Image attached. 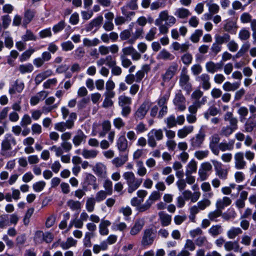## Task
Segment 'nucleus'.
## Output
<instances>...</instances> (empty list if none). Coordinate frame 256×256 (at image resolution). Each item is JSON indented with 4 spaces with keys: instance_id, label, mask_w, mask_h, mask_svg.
Here are the masks:
<instances>
[{
    "instance_id": "1",
    "label": "nucleus",
    "mask_w": 256,
    "mask_h": 256,
    "mask_svg": "<svg viewBox=\"0 0 256 256\" xmlns=\"http://www.w3.org/2000/svg\"><path fill=\"white\" fill-rule=\"evenodd\" d=\"M16 144V138L12 134H6L1 142L0 154L6 158L14 156L13 152L10 150L12 149V146H15Z\"/></svg>"
},
{
    "instance_id": "2",
    "label": "nucleus",
    "mask_w": 256,
    "mask_h": 256,
    "mask_svg": "<svg viewBox=\"0 0 256 256\" xmlns=\"http://www.w3.org/2000/svg\"><path fill=\"white\" fill-rule=\"evenodd\" d=\"M122 176L126 182L128 186V192L129 193H132L138 189L142 181V179H137L132 172H124Z\"/></svg>"
},
{
    "instance_id": "3",
    "label": "nucleus",
    "mask_w": 256,
    "mask_h": 256,
    "mask_svg": "<svg viewBox=\"0 0 256 256\" xmlns=\"http://www.w3.org/2000/svg\"><path fill=\"white\" fill-rule=\"evenodd\" d=\"M190 79L186 68H184L180 76V86L182 88L187 92L188 94H190L192 89V85L190 82Z\"/></svg>"
},
{
    "instance_id": "4",
    "label": "nucleus",
    "mask_w": 256,
    "mask_h": 256,
    "mask_svg": "<svg viewBox=\"0 0 256 256\" xmlns=\"http://www.w3.org/2000/svg\"><path fill=\"white\" fill-rule=\"evenodd\" d=\"M163 138V133L162 130H152L148 134V144L152 148L156 146V140H160Z\"/></svg>"
},
{
    "instance_id": "5",
    "label": "nucleus",
    "mask_w": 256,
    "mask_h": 256,
    "mask_svg": "<svg viewBox=\"0 0 256 256\" xmlns=\"http://www.w3.org/2000/svg\"><path fill=\"white\" fill-rule=\"evenodd\" d=\"M234 168L236 170H244L246 166V162L244 158V154L242 152H238L234 154Z\"/></svg>"
},
{
    "instance_id": "6",
    "label": "nucleus",
    "mask_w": 256,
    "mask_h": 256,
    "mask_svg": "<svg viewBox=\"0 0 256 256\" xmlns=\"http://www.w3.org/2000/svg\"><path fill=\"white\" fill-rule=\"evenodd\" d=\"M156 237V234L152 229H146L144 232L142 244L144 246L152 244Z\"/></svg>"
},
{
    "instance_id": "7",
    "label": "nucleus",
    "mask_w": 256,
    "mask_h": 256,
    "mask_svg": "<svg viewBox=\"0 0 256 256\" xmlns=\"http://www.w3.org/2000/svg\"><path fill=\"white\" fill-rule=\"evenodd\" d=\"M150 106L151 103L150 102L146 101L143 102L135 112V118L139 120L142 119L146 116Z\"/></svg>"
},
{
    "instance_id": "8",
    "label": "nucleus",
    "mask_w": 256,
    "mask_h": 256,
    "mask_svg": "<svg viewBox=\"0 0 256 256\" xmlns=\"http://www.w3.org/2000/svg\"><path fill=\"white\" fill-rule=\"evenodd\" d=\"M212 162L214 167L216 174L220 179L226 180L228 176V170L222 168V164L216 160H212Z\"/></svg>"
},
{
    "instance_id": "9",
    "label": "nucleus",
    "mask_w": 256,
    "mask_h": 256,
    "mask_svg": "<svg viewBox=\"0 0 256 256\" xmlns=\"http://www.w3.org/2000/svg\"><path fill=\"white\" fill-rule=\"evenodd\" d=\"M93 170L95 174L101 178H106L107 176L106 166L102 162H98L94 166Z\"/></svg>"
},
{
    "instance_id": "10",
    "label": "nucleus",
    "mask_w": 256,
    "mask_h": 256,
    "mask_svg": "<svg viewBox=\"0 0 256 256\" xmlns=\"http://www.w3.org/2000/svg\"><path fill=\"white\" fill-rule=\"evenodd\" d=\"M222 66L223 64L222 63H214L212 61H209L206 64V68L207 72L211 74H214L221 70Z\"/></svg>"
},
{
    "instance_id": "11",
    "label": "nucleus",
    "mask_w": 256,
    "mask_h": 256,
    "mask_svg": "<svg viewBox=\"0 0 256 256\" xmlns=\"http://www.w3.org/2000/svg\"><path fill=\"white\" fill-rule=\"evenodd\" d=\"M86 136L84 132L81 130H78L72 138L73 144L76 146H79L86 142Z\"/></svg>"
},
{
    "instance_id": "12",
    "label": "nucleus",
    "mask_w": 256,
    "mask_h": 256,
    "mask_svg": "<svg viewBox=\"0 0 256 256\" xmlns=\"http://www.w3.org/2000/svg\"><path fill=\"white\" fill-rule=\"evenodd\" d=\"M205 134L200 132L194 137L191 140V145L194 148H199L201 147L202 144L204 140Z\"/></svg>"
},
{
    "instance_id": "13",
    "label": "nucleus",
    "mask_w": 256,
    "mask_h": 256,
    "mask_svg": "<svg viewBox=\"0 0 256 256\" xmlns=\"http://www.w3.org/2000/svg\"><path fill=\"white\" fill-rule=\"evenodd\" d=\"M24 85L23 82L16 80L10 88L8 92L11 95L14 94L16 92L20 93L24 90Z\"/></svg>"
},
{
    "instance_id": "14",
    "label": "nucleus",
    "mask_w": 256,
    "mask_h": 256,
    "mask_svg": "<svg viewBox=\"0 0 256 256\" xmlns=\"http://www.w3.org/2000/svg\"><path fill=\"white\" fill-rule=\"evenodd\" d=\"M196 80L202 84L204 90H208L210 88V78L207 74H202L198 76Z\"/></svg>"
},
{
    "instance_id": "15",
    "label": "nucleus",
    "mask_w": 256,
    "mask_h": 256,
    "mask_svg": "<svg viewBox=\"0 0 256 256\" xmlns=\"http://www.w3.org/2000/svg\"><path fill=\"white\" fill-rule=\"evenodd\" d=\"M144 28L140 27H136L134 32H132L131 38L128 40L130 44H134L137 40L143 38Z\"/></svg>"
},
{
    "instance_id": "16",
    "label": "nucleus",
    "mask_w": 256,
    "mask_h": 256,
    "mask_svg": "<svg viewBox=\"0 0 256 256\" xmlns=\"http://www.w3.org/2000/svg\"><path fill=\"white\" fill-rule=\"evenodd\" d=\"M206 101V97H203L200 100H196L193 102L192 104L190 105L188 108V112L190 114H196L198 109L204 104Z\"/></svg>"
},
{
    "instance_id": "17",
    "label": "nucleus",
    "mask_w": 256,
    "mask_h": 256,
    "mask_svg": "<svg viewBox=\"0 0 256 256\" xmlns=\"http://www.w3.org/2000/svg\"><path fill=\"white\" fill-rule=\"evenodd\" d=\"M150 70V66L148 64H144L142 66L140 70H138L134 76L136 82H140L144 76V74L148 73Z\"/></svg>"
},
{
    "instance_id": "18",
    "label": "nucleus",
    "mask_w": 256,
    "mask_h": 256,
    "mask_svg": "<svg viewBox=\"0 0 256 256\" xmlns=\"http://www.w3.org/2000/svg\"><path fill=\"white\" fill-rule=\"evenodd\" d=\"M52 71L51 70H47L38 74L34 79L36 84H39L45 79L52 76Z\"/></svg>"
},
{
    "instance_id": "19",
    "label": "nucleus",
    "mask_w": 256,
    "mask_h": 256,
    "mask_svg": "<svg viewBox=\"0 0 256 256\" xmlns=\"http://www.w3.org/2000/svg\"><path fill=\"white\" fill-rule=\"evenodd\" d=\"M224 250L227 252L234 250L238 252L240 250V246L237 241H227L224 244Z\"/></svg>"
},
{
    "instance_id": "20",
    "label": "nucleus",
    "mask_w": 256,
    "mask_h": 256,
    "mask_svg": "<svg viewBox=\"0 0 256 256\" xmlns=\"http://www.w3.org/2000/svg\"><path fill=\"white\" fill-rule=\"evenodd\" d=\"M144 224V221L143 219L137 220L134 223V226L130 230V234L132 236L137 234L141 230Z\"/></svg>"
},
{
    "instance_id": "21",
    "label": "nucleus",
    "mask_w": 256,
    "mask_h": 256,
    "mask_svg": "<svg viewBox=\"0 0 256 256\" xmlns=\"http://www.w3.org/2000/svg\"><path fill=\"white\" fill-rule=\"evenodd\" d=\"M111 224V222L108 220H102L99 226V232L102 236H106L108 234V227Z\"/></svg>"
},
{
    "instance_id": "22",
    "label": "nucleus",
    "mask_w": 256,
    "mask_h": 256,
    "mask_svg": "<svg viewBox=\"0 0 256 256\" xmlns=\"http://www.w3.org/2000/svg\"><path fill=\"white\" fill-rule=\"evenodd\" d=\"M242 233V230L238 227H231L226 232V236L229 239L234 240Z\"/></svg>"
},
{
    "instance_id": "23",
    "label": "nucleus",
    "mask_w": 256,
    "mask_h": 256,
    "mask_svg": "<svg viewBox=\"0 0 256 256\" xmlns=\"http://www.w3.org/2000/svg\"><path fill=\"white\" fill-rule=\"evenodd\" d=\"M60 247L63 250H67L70 247L75 246L77 243V240L74 239L72 237L68 238L66 242L59 241Z\"/></svg>"
},
{
    "instance_id": "24",
    "label": "nucleus",
    "mask_w": 256,
    "mask_h": 256,
    "mask_svg": "<svg viewBox=\"0 0 256 256\" xmlns=\"http://www.w3.org/2000/svg\"><path fill=\"white\" fill-rule=\"evenodd\" d=\"M202 190L206 192L204 194L206 198H212L214 196V193L212 192L210 184L208 182H204L200 186Z\"/></svg>"
},
{
    "instance_id": "25",
    "label": "nucleus",
    "mask_w": 256,
    "mask_h": 256,
    "mask_svg": "<svg viewBox=\"0 0 256 256\" xmlns=\"http://www.w3.org/2000/svg\"><path fill=\"white\" fill-rule=\"evenodd\" d=\"M232 202L231 200L227 196L224 197L222 199L218 200L216 202V207L218 209L222 210L226 206L230 204Z\"/></svg>"
},
{
    "instance_id": "26",
    "label": "nucleus",
    "mask_w": 256,
    "mask_h": 256,
    "mask_svg": "<svg viewBox=\"0 0 256 256\" xmlns=\"http://www.w3.org/2000/svg\"><path fill=\"white\" fill-rule=\"evenodd\" d=\"M206 6L208 8V12L214 15L218 13L220 9L219 6L212 0L206 2Z\"/></svg>"
},
{
    "instance_id": "27",
    "label": "nucleus",
    "mask_w": 256,
    "mask_h": 256,
    "mask_svg": "<svg viewBox=\"0 0 256 256\" xmlns=\"http://www.w3.org/2000/svg\"><path fill=\"white\" fill-rule=\"evenodd\" d=\"M240 86V83L235 82L230 83V82H224L222 85V88L226 92L234 91L237 90Z\"/></svg>"
},
{
    "instance_id": "28",
    "label": "nucleus",
    "mask_w": 256,
    "mask_h": 256,
    "mask_svg": "<svg viewBox=\"0 0 256 256\" xmlns=\"http://www.w3.org/2000/svg\"><path fill=\"white\" fill-rule=\"evenodd\" d=\"M193 126H184L178 130V136L180 138H184L186 137L189 134L191 133L193 131Z\"/></svg>"
},
{
    "instance_id": "29",
    "label": "nucleus",
    "mask_w": 256,
    "mask_h": 256,
    "mask_svg": "<svg viewBox=\"0 0 256 256\" xmlns=\"http://www.w3.org/2000/svg\"><path fill=\"white\" fill-rule=\"evenodd\" d=\"M174 56L168 52L165 49L162 50L157 55L156 58L158 60H172L174 59Z\"/></svg>"
},
{
    "instance_id": "30",
    "label": "nucleus",
    "mask_w": 256,
    "mask_h": 256,
    "mask_svg": "<svg viewBox=\"0 0 256 256\" xmlns=\"http://www.w3.org/2000/svg\"><path fill=\"white\" fill-rule=\"evenodd\" d=\"M117 146L119 150L124 152L128 147V142L124 136H120L117 140Z\"/></svg>"
},
{
    "instance_id": "31",
    "label": "nucleus",
    "mask_w": 256,
    "mask_h": 256,
    "mask_svg": "<svg viewBox=\"0 0 256 256\" xmlns=\"http://www.w3.org/2000/svg\"><path fill=\"white\" fill-rule=\"evenodd\" d=\"M128 160V158L126 155H124L122 157H116L114 158L112 161V164L114 165L116 168L121 167Z\"/></svg>"
},
{
    "instance_id": "32",
    "label": "nucleus",
    "mask_w": 256,
    "mask_h": 256,
    "mask_svg": "<svg viewBox=\"0 0 256 256\" xmlns=\"http://www.w3.org/2000/svg\"><path fill=\"white\" fill-rule=\"evenodd\" d=\"M160 220L162 226H168L172 220L171 216L168 214L161 212H159Z\"/></svg>"
},
{
    "instance_id": "33",
    "label": "nucleus",
    "mask_w": 256,
    "mask_h": 256,
    "mask_svg": "<svg viewBox=\"0 0 256 256\" xmlns=\"http://www.w3.org/2000/svg\"><path fill=\"white\" fill-rule=\"evenodd\" d=\"M38 49L30 48L24 52L20 56L19 60L20 62H24L30 58L32 54Z\"/></svg>"
},
{
    "instance_id": "34",
    "label": "nucleus",
    "mask_w": 256,
    "mask_h": 256,
    "mask_svg": "<svg viewBox=\"0 0 256 256\" xmlns=\"http://www.w3.org/2000/svg\"><path fill=\"white\" fill-rule=\"evenodd\" d=\"M98 154V151L94 150L84 149L82 152L83 157L86 159L94 158L97 156Z\"/></svg>"
},
{
    "instance_id": "35",
    "label": "nucleus",
    "mask_w": 256,
    "mask_h": 256,
    "mask_svg": "<svg viewBox=\"0 0 256 256\" xmlns=\"http://www.w3.org/2000/svg\"><path fill=\"white\" fill-rule=\"evenodd\" d=\"M222 226L220 224L213 225L208 230V232L214 237L222 234Z\"/></svg>"
},
{
    "instance_id": "36",
    "label": "nucleus",
    "mask_w": 256,
    "mask_h": 256,
    "mask_svg": "<svg viewBox=\"0 0 256 256\" xmlns=\"http://www.w3.org/2000/svg\"><path fill=\"white\" fill-rule=\"evenodd\" d=\"M118 104L120 106H130L132 104V98L124 95L120 96L118 98Z\"/></svg>"
},
{
    "instance_id": "37",
    "label": "nucleus",
    "mask_w": 256,
    "mask_h": 256,
    "mask_svg": "<svg viewBox=\"0 0 256 256\" xmlns=\"http://www.w3.org/2000/svg\"><path fill=\"white\" fill-rule=\"evenodd\" d=\"M22 39L24 42L36 41L37 40V37L30 30H26V33L22 36Z\"/></svg>"
},
{
    "instance_id": "38",
    "label": "nucleus",
    "mask_w": 256,
    "mask_h": 256,
    "mask_svg": "<svg viewBox=\"0 0 256 256\" xmlns=\"http://www.w3.org/2000/svg\"><path fill=\"white\" fill-rule=\"evenodd\" d=\"M18 70L22 74L30 73L34 70V66L30 63L22 64L19 66Z\"/></svg>"
},
{
    "instance_id": "39",
    "label": "nucleus",
    "mask_w": 256,
    "mask_h": 256,
    "mask_svg": "<svg viewBox=\"0 0 256 256\" xmlns=\"http://www.w3.org/2000/svg\"><path fill=\"white\" fill-rule=\"evenodd\" d=\"M108 247L107 242L105 241H103L99 244H94L92 250L94 254H98L100 251L106 250L108 249Z\"/></svg>"
},
{
    "instance_id": "40",
    "label": "nucleus",
    "mask_w": 256,
    "mask_h": 256,
    "mask_svg": "<svg viewBox=\"0 0 256 256\" xmlns=\"http://www.w3.org/2000/svg\"><path fill=\"white\" fill-rule=\"evenodd\" d=\"M34 15V12L30 10H28L25 12L23 20V25L25 27L32 20Z\"/></svg>"
},
{
    "instance_id": "41",
    "label": "nucleus",
    "mask_w": 256,
    "mask_h": 256,
    "mask_svg": "<svg viewBox=\"0 0 256 256\" xmlns=\"http://www.w3.org/2000/svg\"><path fill=\"white\" fill-rule=\"evenodd\" d=\"M137 168V174L140 176H143L146 174L147 170L144 165V163L141 160H138L136 162Z\"/></svg>"
},
{
    "instance_id": "42",
    "label": "nucleus",
    "mask_w": 256,
    "mask_h": 256,
    "mask_svg": "<svg viewBox=\"0 0 256 256\" xmlns=\"http://www.w3.org/2000/svg\"><path fill=\"white\" fill-rule=\"evenodd\" d=\"M234 140H232L228 143L221 142L219 144V148L222 152L231 150L234 148Z\"/></svg>"
},
{
    "instance_id": "43",
    "label": "nucleus",
    "mask_w": 256,
    "mask_h": 256,
    "mask_svg": "<svg viewBox=\"0 0 256 256\" xmlns=\"http://www.w3.org/2000/svg\"><path fill=\"white\" fill-rule=\"evenodd\" d=\"M176 72V68L175 66H170L168 70H166V72L163 76L164 80L166 81H168L170 80Z\"/></svg>"
},
{
    "instance_id": "44",
    "label": "nucleus",
    "mask_w": 256,
    "mask_h": 256,
    "mask_svg": "<svg viewBox=\"0 0 256 256\" xmlns=\"http://www.w3.org/2000/svg\"><path fill=\"white\" fill-rule=\"evenodd\" d=\"M67 205L73 211L79 210L81 208V204L78 201L70 200L67 202Z\"/></svg>"
},
{
    "instance_id": "45",
    "label": "nucleus",
    "mask_w": 256,
    "mask_h": 256,
    "mask_svg": "<svg viewBox=\"0 0 256 256\" xmlns=\"http://www.w3.org/2000/svg\"><path fill=\"white\" fill-rule=\"evenodd\" d=\"M100 42L98 38H94L93 40H90L88 38L83 39V45L86 47H91L97 46Z\"/></svg>"
},
{
    "instance_id": "46",
    "label": "nucleus",
    "mask_w": 256,
    "mask_h": 256,
    "mask_svg": "<svg viewBox=\"0 0 256 256\" xmlns=\"http://www.w3.org/2000/svg\"><path fill=\"white\" fill-rule=\"evenodd\" d=\"M96 202V201L94 198H88L86 204V208L88 212H92L94 210Z\"/></svg>"
},
{
    "instance_id": "47",
    "label": "nucleus",
    "mask_w": 256,
    "mask_h": 256,
    "mask_svg": "<svg viewBox=\"0 0 256 256\" xmlns=\"http://www.w3.org/2000/svg\"><path fill=\"white\" fill-rule=\"evenodd\" d=\"M216 42L219 44L226 42L230 40V36L228 34H224L222 36L216 35L215 36Z\"/></svg>"
},
{
    "instance_id": "48",
    "label": "nucleus",
    "mask_w": 256,
    "mask_h": 256,
    "mask_svg": "<svg viewBox=\"0 0 256 256\" xmlns=\"http://www.w3.org/2000/svg\"><path fill=\"white\" fill-rule=\"evenodd\" d=\"M234 130H236L230 127V126H223L220 130V134L222 136L228 138L231 135Z\"/></svg>"
},
{
    "instance_id": "49",
    "label": "nucleus",
    "mask_w": 256,
    "mask_h": 256,
    "mask_svg": "<svg viewBox=\"0 0 256 256\" xmlns=\"http://www.w3.org/2000/svg\"><path fill=\"white\" fill-rule=\"evenodd\" d=\"M54 128L56 130L60 132H64L66 129H72L69 128L68 122H60L54 124Z\"/></svg>"
},
{
    "instance_id": "50",
    "label": "nucleus",
    "mask_w": 256,
    "mask_h": 256,
    "mask_svg": "<svg viewBox=\"0 0 256 256\" xmlns=\"http://www.w3.org/2000/svg\"><path fill=\"white\" fill-rule=\"evenodd\" d=\"M203 32L202 30L197 29L191 35L190 40L194 43H197L200 40V37L202 35Z\"/></svg>"
},
{
    "instance_id": "51",
    "label": "nucleus",
    "mask_w": 256,
    "mask_h": 256,
    "mask_svg": "<svg viewBox=\"0 0 256 256\" xmlns=\"http://www.w3.org/2000/svg\"><path fill=\"white\" fill-rule=\"evenodd\" d=\"M154 24L158 26L160 33L161 34H166L168 32V26L166 23L160 22L158 20H155Z\"/></svg>"
},
{
    "instance_id": "52",
    "label": "nucleus",
    "mask_w": 256,
    "mask_h": 256,
    "mask_svg": "<svg viewBox=\"0 0 256 256\" xmlns=\"http://www.w3.org/2000/svg\"><path fill=\"white\" fill-rule=\"evenodd\" d=\"M46 182L41 180L34 183L32 185V188L36 192H40L42 191L46 186Z\"/></svg>"
},
{
    "instance_id": "53",
    "label": "nucleus",
    "mask_w": 256,
    "mask_h": 256,
    "mask_svg": "<svg viewBox=\"0 0 256 256\" xmlns=\"http://www.w3.org/2000/svg\"><path fill=\"white\" fill-rule=\"evenodd\" d=\"M197 168L196 163L194 160L190 161L187 166L186 174L188 175L192 172H196Z\"/></svg>"
},
{
    "instance_id": "54",
    "label": "nucleus",
    "mask_w": 256,
    "mask_h": 256,
    "mask_svg": "<svg viewBox=\"0 0 256 256\" xmlns=\"http://www.w3.org/2000/svg\"><path fill=\"white\" fill-rule=\"evenodd\" d=\"M108 193L104 190L98 191L96 194L95 200L98 202H100L106 199Z\"/></svg>"
},
{
    "instance_id": "55",
    "label": "nucleus",
    "mask_w": 256,
    "mask_h": 256,
    "mask_svg": "<svg viewBox=\"0 0 256 256\" xmlns=\"http://www.w3.org/2000/svg\"><path fill=\"white\" fill-rule=\"evenodd\" d=\"M160 194L158 192L154 190L150 194L147 200L152 204L155 201L160 199Z\"/></svg>"
},
{
    "instance_id": "56",
    "label": "nucleus",
    "mask_w": 256,
    "mask_h": 256,
    "mask_svg": "<svg viewBox=\"0 0 256 256\" xmlns=\"http://www.w3.org/2000/svg\"><path fill=\"white\" fill-rule=\"evenodd\" d=\"M256 128V121L249 120L246 122L244 124L245 132H251L253 130Z\"/></svg>"
},
{
    "instance_id": "57",
    "label": "nucleus",
    "mask_w": 256,
    "mask_h": 256,
    "mask_svg": "<svg viewBox=\"0 0 256 256\" xmlns=\"http://www.w3.org/2000/svg\"><path fill=\"white\" fill-rule=\"evenodd\" d=\"M208 198H204L198 202L197 206L200 210H204L206 208L210 205L211 202Z\"/></svg>"
},
{
    "instance_id": "58",
    "label": "nucleus",
    "mask_w": 256,
    "mask_h": 256,
    "mask_svg": "<svg viewBox=\"0 0 256 256\" xmlns=\"http://www.w3.org/2000/svg\"><path fill=\"white\" fill-rule=\"evenodd\" d=\"M113 124L116 128L120 130L124 127L125 122L121 118L118 117L114 119Z\"/></svg>"
},
{
    "instance_id": "59",
    "label": "nucleus",
    "mask_w": 256,
    "mask_h": 256,
    "mask_svg": "<svg viewBox=\"0 0 256 256\" xmlns=\"http://www.w3.org/2000/svg\"><path fill=\"white\" fill-rule=\"evenodd\" d=\"M156 33V28L155 27L152 28L146 33L145 38L148 41H152L155 38Z\"/></svg>"
},
{
    "instance_id": "60",
    "label": "nucleus",
    "mask_w": 256,
    "mask_h": 256,
    "mask_svg": "<svg viewBox=\"0 0 256 256\" xmlns=\"http://www.w3.org/2000/svg\"><path fill=\"white\" fill-rule=\"evenodd\" d=\"M222 210L217 208L216 210L210 212L208 214V218L210 220L214 221L217 218L222 216Z\"/></svg>"
},
{
    "instance_id": "61",
    "label": "nucleus",
    "mask_w": 256,
    "mask_h": 256,
    "mask_svg": "<svg viewBox=\"0 0 256 256\" xmlns=\"http://www.w3.org/2000/svg\"><path fill=\"white\" fill-rule=\"evenodd\" d=\"M209 152L208 150H197L194 154V156L199 160H202L206 158L208 155Z\"/></svg>"
},
{
    "instance_id": "62",
    "label": "nucleus",
    "mask_w": 256,
    "mask_h": 256,
    "mask_svg": "<svg viewBox=\"0 0 256 256\" xmlns=\"http://www.w3.org/2000/svg\"><path fill=\"white\" fill-rule=\"evenodd\" d=\"M250 37V32L245 29L243 28L241 30L238 34V38L242 40H248Z\"/></svg>"
},
{
    "instance_id": "63",
    "label": "nucleus",
    "mask_w": 256,
    "mask_h": 256,
    "mask_svg": "<svg viewBox=\"0 0 256 256\" xmlns=\"http://www.w3.org/2000/svg\"><path fill=\"white\" fill-rule=\"evenodd\" d=\"M104 188L108 195H111L112 193V182L110 180H106L104 183Z\"/></svg>"
},
{
    "instance_id": "64",
    "label": "nucleus",
    "mask_w": 256,
    "mask_h": 256,
    "mask_svg": "<svg viewBox=\"0 0 256 256\" xmlns=\"http://www.w3.org/2000/svg\"><path fill=\"white\" fill-rule=\"evenodd\" d=\"M32 122V120L30 116L28 114H25L24 115L20 120V124L22 126H26L30 124Z\"/></svg>"
}]
</instances>
